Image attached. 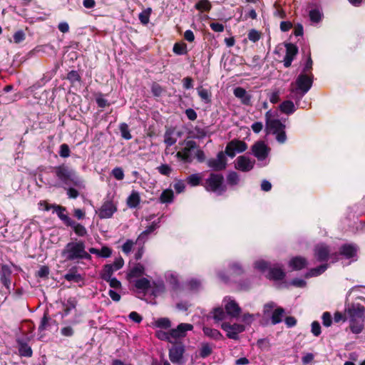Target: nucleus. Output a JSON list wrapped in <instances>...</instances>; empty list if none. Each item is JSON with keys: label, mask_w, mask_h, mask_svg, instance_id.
<instances>
[{"label": "nucleus", "mask_w": 365, "mask_h": 365, "mask_svg": "<svg viewBox=\"0 0 365 365\" xmlns=\"http://www.w3.org/2000/svg\"><path fill=\"white\" fill-rule=\"evenodd\" d=\"M192 329L193 326L191 324L181 323L176 328L170 329L173 341L185 337L186 332L192 330Z\"/></svg>", "instance_id": "nucleus-13"}, {"label": "nucleus", "mask_w": 365, "mask_h": 365, "mask_svg": "<svg viewBox=\"0 0 365 365\" xmlns=\"http://www.w3.org/2000/svg\"><path fill=\"white\" fill-rule=\"evenodd\" d=\"M61 255L69 261L91 259V255L86 251L85 244L82 241L68 243L62 250Z\"/></svg>", "instance_id": "nucleus-2"}, {"label": "nucleus", "mask_w": 365, "mask_h": 365, "mask_svg": "<svg viewBox=\"0 0 365 365\" xmlns=\"http://www.w3.org/2000/svg\"><path fill=\"white\" fill-rule=\"evenodd\" d=\"M224 302L227 314L234 318L238 317L241 312V309L237 302L230 297L225 298Z\"/></svg>", "instance_id": "nucleus-16"}, {"label": "nucleus", "mask_w": 365, "mask_h": 365, "mask_svg": "<svg viewBox=\"0 0 365 365\" xmlns=\"http://www.w3.org/2000/svg\"><path fill=\"white\" fill-rule=\"evenodd\" d=\"M224 178L220 174L211 173L202 185L207 191L222 193L225 188L223 185Z\"/></svg>", "instance_id": "nucleus-6"}, {"label": "nucleus", "mask_w": 365, "mask_h": 365, "mask_svg": "<svg viewBox=\"0 0 365 365\" xmlns=\"http://www.w3.org/2000/svg\"><path fill=\"white\" fill-rule=\"evenodd\" d=\"M213 319L215 322H220L225 318L226 313L222 307H217L212 312Z\"/></svg>", "instance_id": "nucleus-41"}, {"label": "nucleus", "mask_w": 365, "mask_h": 365, "mask_svg": "<svg viewBox=\"0 0 365 365\" xmlns=\"http://www.w3.org/2000/svg\"><path fill=\"white\" fill-rule=\"evenodd\" d=\"M258 347L261 349H268L269 347V342L267 339H259L257 342Z\"/></svg>", "instance_id": "nucleus-63"}, {"label": "nucleus", "mask_w": 365, "mask_h": 365, "mask_svg": "<svg viewBox=\"0 0 365 365\" xmlns=\"http://www.w3.org/2000/svg\"><path fill=\"white\" fill-rule=\"evenodd\" d=\"M252 150L258 160H263L268 156L270 148L264 142L258 141L252 145Z\"/></svg>", "instance_id": "nucleus-11"}, {"label": "nucleus", "mask_w": 365, "mask_h": 365, "mask_svg": "<svg viewBox=\"0 0 365 365\" xmlns=\"http://www.w3.org/2000/svg\"><path fill=\"white\" fill-rule=\"evenodd\" d=\"M349 321V328L353 334H360L364 328L365 308L357 304H352L345 310Z\"/></svg>", "instance_id": "nucleus-1"}, {"label": "nucleus", "mask_w": 365, "mask_h": 365, "mask_svg": "<svg viewBox=\"0 0 365 365\" xmlns=\"http://www.w3.org/2000/svg\"><path fill=\"white\" fill-rule=\"evenodd\" d=\"M112 254V250L108 247H103L99 250L98 256L102 257H109Z\"/></svg>", "instance_id": "nucleus-59"}, {"label": "nucleus", "mask_w": 365, "mask_h": 365, "mask_svg": "<svg viewBox=\"0 0 365 365\" xmlns=\"http://www.w3.org/2000/svg\"><path fill=\"white\" fill-rule=\"evenodd\" d=\"M196 148V143L193 140L185 142V147L176 154L178 158L184 162L192 161V151Z\"/></svg>", "instance_id": "nucleus-10"}, {"label": "nucleus", "mask_w": 365, "mask_h": 365, "mask_svg": "<svg viewBox=\"0 0 365 365\" xmlns=\"http://www.w3.org/2000/svg\"><path fill=\"white\" fill-rule=\"evenodd\" d=\"M10 275L11 270L9 267L6 265L2 266L1 269V282L7 289L9 288L10 285Z\"/></svg>", "instance_id": "nucleus-24"}, {"label": "nucleus", "mask_w": 365, "mask_h": 365, "mask_svg": "<svg viewBox=\"0 0 365 365\" xmlns=\"http://www.w3.org/2000/svg\"><path fill=\"white\" fill-rule=\"evenodd\" d=\"M68 226L71 227L73 229L75 233L78 236L83 237L87 234V231L85 227L76 222L73 220Z\"/></svg>", "instance_id": "nucleus-35"}, {"label": "nucleus", "mask_w": 365, "mask_h": 365, "mask_svg": "<svg viewBox=\"0 0 365 365\" xmlns=\"http://www.w3.org/2000/svg\"><path fill=\"white\" fill-rule=\"evenodd\" d=\"M213 349V346L208 343H202L200 349V356L202 358H206L210 356Z\"/></svg>", "instance_id": "nucleus-33"}, {"label": "nucleus", "mask_w": 365, "mask_h": 365, "mask_svg": "<svg viewBox=\"0 0 365 365\" xmlns=\"http://www.w3.org/2000/svg\"><path fill=\"white\" fill-rule=\"evenodd\" d=\"M198 95L205 102L208 103L210 101V93L205 88H200L197 90Z\"/></svg>", "instance_id": "nucleus-47"}, {"label": "nucleus", "mask_w": 365, "mask_h": 365, "mask_svg": "<svg viewBox=\"0 0 365 365\" xmlns=\"http://www.w3.org/2000/svg\"><path fill=\"white\" fill-rule=\"evenodd\" d=\"M151 91L155 96H160L162 94L163 88L159 84L154 83L152 85Z\"/></svg>", "instance_id": "nucleus-62"}, {"label": "nucleus", "mask_w": 365, "mask_h": 365, "mask_svg": "<svg viewBox=\"0 0 365 365\" xmlns=\"http://www.w3.org/2000/svg\"><path fill=\"white\" fill-rule=\"evenodd\" d=\"M119 128H120V131L121 133V136L124 139L130 140L132 138V135L130 133L128 125L126 123H121L119 126Z\"/></svg>", "instance_id": "nucleus-45"}, {"label": "nucleus", "mask_w": 365, "mask_h": 365, "mask_svg": "<svg viewBox=\"0 0 365 365\" xmlns=\"http://www.w3.org/2000/svg\"><path fill=\"white\" fill-rule=\"evenodd\" d=\"M284 272L280 267L269 268L267 277L274 280L282 279L284 277Z\"/></svg>", "instance_id": "nucleus-25"}, {"label": "nucleus", "mask_w": 365, "mask_h": 365, "mask_svg": "<svg viewBox=\"0 0 365 365\" xmlns=\"http://www.w3.org/2000/svg\"><path fill=\"white\" fill-rule=\"evenodd\" d=\"M53 172L56 178L66 185L72 184L81 187L82 181L76 172L66 165H61L53 168Z\"/></svg>", "instance_id": "nucleus-4"}, {"label": "nucleus", "mask_w": 365, "mask_h": 365, "mask_svg": "<svg viewBox=\"0 0 365 365\" xmlns=\"http://www.w3.org/2000/svg\"><path fill=\"white\" fill-rule=\"evenodd\" d=\"M260 36H261L260 33L255 29H252L251 31H250V32L248 34V38L250 41H251L252 42H256V41H259L260 38Z\"/></svg>", "instance_id": "nucleus-56"}, {"label": "nucleus", "mask_w": 365, "mask_h": 365, "mask_svg": "<svg viewBox=\"0 0 365 365\" xmlns=\"http://www.w3.org/2000/svg\"><path fill=\"white\" fill-rule=\"evenodd\" d=\"M284 313V309H282L281 307L274 309V310L273 311V312L272 314V317H271L272 323L273 324H279V322H281L282 317H283Z\"/></svg>", "instance_id": "nucleus-32"}, {"label": "nucleus", "mask_w": 365, "mask_h": 365, "mask_svg": "<svg viewBox=\"0 0 365 365\" xmlns=\"http://www.w3.org/2000/svg\"><path fill=\"white\" fill-rule=\"evenodd\" d=\"M177 141V138L173 136V131L168 130L165 132L164 136V142L168 146L174 145Z\"/></svg>", "instance_id": "nucleus-38"}, {"label": "nucleus", "mask_w": 365, "mask_h": 365, "mask_svg": "<svg viewBox=\"0 0 365 365\" xmlns=\"http://www.w3.org/2000/svg\"><path fill=\"white\" fill-rule=\"evenodd\" d=\"M332 319L329 312H324L322 315V324L324 327H329L331 325Z\"/></svg>", "instance_id": "nucleus-55"}, {"label": "nucleus", "mask_w": 365, "mask_h": 365, "mask_svg": "<svg viewBox=\"0 0 365 365\" xmlns=\"http://www.w3.org/2000/svg\"><path fill=\"white\" fill-rule=\"evenodd\" d=\"M134 244L135 242L131 240H126L122 246V251L126 255L129 254L131 252Z\"/></svg>", "instance_id": "nucleus-51"}, {"label": "nucleus", "mask_w": 365, "mask_h": 365, "mask_svg": "<svg viewBox=\"0 0 365 365\" xmlns=\"http://www.w3.org/2000/svg\"><path fill=\"white\" fill-rule=\"evenodd\" d=\"M202 330L205 335L211 339L219 340L222 338V334L215 329L204 327Z\"/></svg>", "instance_id": "nucleus-28"}, {"label": "nucleus", "mask_w": 365, "mask_h": 365, "mask_svg": "<svg viewBox=\"0 0 365 365\" xmlns=\"http://www.w3.org/2000/svg\"><path fill=\"white\" fill-rule=\"evenodd\" d=\"M356 247L351 245H345L341 247L340 253L346 258H351L356 254Z\"/></svg>", "instance_id": "nucleus-26"}, {"label": "nucleus", "mask_w": 365, "mask_h": 365, "mask_svg": "<svg viewBox=\"0 0 365 365\" xmlns=\"http://www.w3.org/2000/svg\"><path fill=\"white\" fill-rule=\"evenodd\" d=\"M156 228V225H150V227H148L144 232H143L138 237L137 240H136V242H144L146 239H147V236L151 233L153 231H154Z\"/></svg>", "instance_id": "nucleus-43"}, {"label": "nucleus", "mask_w": 365, "mask_h": 365, "mask_svg": "<svg viewBox=\"0 0 365 365\" xmlns=\"http://www.w3.org/2000/svg\"><path fill=\"white\" fill-rule=\"evenodd\" d=\"M281 111L286 114H291L295 111V106L293 102L285 101L279 106Z\"/></svg>", "instance_id": "nucleus-30"}, {"label": "nucleus", "mask_w": 365, "mask_h": 365, "mask_svg": "<svg viewBox=\"0 0 365 365\" xmlns=\"http://www.w3.org/2000/svg\"><path fill=\"white\" fill-rule=\"evenodd\" d=\"M195 7L200 11H208L211 9V4L208 0H200L195 4Z\"/></svg>", "instance_id": "nucleus-39"}, {"label": "nucleus", "mask_w": 365, "mask_h": 365, "mask_svg": "<svg viewBox=\"0 0 365 365\" xmlns=\"http://www.w3.org/2000/svg\"><path fill=\"white\" fill-rule=\"evenodd\" d=\"M145 274V267L140 263L135 264L128 271L127 279L130 282L140 278Z\"/></svg>", "instance_id": "nucleus-17"}, {"label": "nucleus", "mask_w": 365, "mask_h": 365, "mask_svg": "<svg viewBox=\"0 0 365 365\" xmlns=\"http://www.w3.org/2000/svg\"><path fill=\"white\" fill-rule=\"evenodd\" d=\"M327 265H321L317 268L311 269L307 274V277H315L321 274L327 269Z\"/></svg>", "instance_id": "nucleus-46"}, {"label": "nucleus", "mask_w": 365, "mask_h": 365, "mask_svg": "<svg viewBox=\"0 0 365 365\" xmlns=\"http://www.w3.org/2000/svg\"><path fill=\"white\" fill-rule=\"evenodd\" d=\"M221 328L227 332V337L233 339H236L238 334L245 330V327L240 324L222 323Z\"/></svg>", "instance_id": "nucleus-12"}, {"label": "nucleus", "mask_w": 365, "mask_h": 365, "mask_svg": "<svg viewBox=\"0 0 365 365\" xmlns=\"http://www.w3.org/2000/svg\"><path fill=\"white\" fill-rule=\"evenodd\" d=\"M247 149V145L244 141L234 139L227 144L225 153L230 158H234L237 153H242Z\"/></svg>", "instance_id": "nucleus-8"}, {"label": "nucleus", "mask_w": 365, "mask_h": 365, "mask_svg": "<svg viewBox=\"0 0 365 365\" xmlns=\"http://www.w3.org/2000/svg\"><path fill=\"white\" fill-rule=\"evenodd\" d=\"M106 282H108L110 287H112L113 289H118L121 288V283L116 278H114V277L110 278V279L106 280Z\"/></svg>", "instance_id": "nucleus-61"}, {"label": "nucleus", "mask_w": 365, "mask_h": 365, "mask_svg": "<svg viewBox=\"0 0 365 365\" xmlns=\"http://www.w3.org/2000/svg\"><path fill=\"white\" fill-rule=\"evenodd\" d=\"M254 165L255 160L245 155H241L236 159L235 167L242 172H248L253 168Z\"/></svg>", "instance_id": "nucleus-14"}, {"label": "nucleus", "mask_w": 365, "mask_h": 365, "mask_svg": "<svg viewBox=\"0 0 365 365\" xmlns=\"http://www.w3.org/2000/svg\"><path fill=\"white\" fill-rule=\"evenodd\" d=\"M151 12L152 9L150 8H148L139 14V19L143 24L146 25L148 24Z\"/></svg>", "instance_id": "nucleus-44"}, {"label": "nucleus", "mask_w": 365, "mask_h": 365, "mask_svg": "<svg viewBox=\"0 0 365 365\" xmlns=\"http://www.w3.org/2000/svg\"><path fill=\"white\" fill-rule=\"evenodd\" d=\"M187 46L185 43H175L173 46V51L179 55H182L186 53Z\"/></svg>", "instance_id": "nucleus-48"}, {"label": "nucleus", "mask_w": 365, "mask_h": 365, "mask_svg": "<svg viewBox=\"0 0 365 365\" xmlns=\"http://www.w3.org/2000/svg\"><path fill=\"white\" fill-rule=\"evenodd\" d=\"M19 354L22 356L30 357L32 356L31 348L26 344L21 343L19 349Z\"/></svg>", "instance_id": "nucleus-42"}, {"label": "nucleus", "mask_w": 365, "mask_h": 365, "mask_svg": "<svg viewBox=\"0 0 365 365\" xmlns=\"http://www.w3.org/2000/svg\"><path fill=\"white\" fill-rule=\"evenodd\" d=\"M286 55L284 58V66L286 68H289L292 62L298 52V49L296 46L292 43H286Z\"/></svg>", "instance_id": "nucleus-18"}, {"label": "nucleus", "mask_w": 365, "mask_h": 365, "mask_svg": "<svg viewBox=\"0 0 365 365\" xmlns=\"http://www.w3.org/2000/svg\"><path fill=\"white\" fill-rule=\"evenodd\" d=\"M275 307H276V304L272 302L265 304L264 306V308H263L264 315L269 316L271 313L273 312L274 309Z\"/></svg>", "instance_id": "nucleus-50"}, {"label": "nucleus", "mask_w": 365, "mask_h": 365, "mask_svg": "<svg viewBox=\"0 0 365 365\" xmlns=\"http://www.w3.org/2000/svg\"><path fill=\"white\" fill-rule=\"evenodd\" d=\"M227 182L232 185H236L239 182V176L235 172H231L227 175Z\"/></svg>", "instance_id": "nucleus-52"}, {"label": "nucleus", "mask_w": 365, "mask_h": 365, "mask_svg": "<svg viewBox=\"0 0 365 365\" xmlns=\"http://www.w3.org/2000/svg\"><path fill=\"white\" fill-rule=\"evenodd\" d=\"M117 210V204L111 200H107L104 201L101 207L96 210V213L101 219H108L112 217Z\"/></svg>", "instance_id": "nucleus-7"}, {"label": "nucleus", "mask_w": 365, "mask_h": 365, "mask_svg": "<svg viewBox=\"0 0 365 365\" xmlns=\"http://www.w3.org/2000/svg\"><path fill=\"white\" fill-rule=\"evenodd\" d=\"M59 155L62 158H68L70 155V149L67 144H62L60 146Z\"/></svg>", "instance_id": "nucleus-57"}, {"label": "nucleus", "mask_w": 365, "mask_h": 365, "mask_svg": "<svg viewBox=\"0 0 365 365\" xmlns=\"http://www.w3.org/2000/svg\"><path fill=\"white\" fill-rule=\"evenodd\" d=\"M56 211H57V214H58V217L61 220H63V222L66 225L68 226L71 223L73 220H71L67 215H66L64 213V212L66 211V209L64 207H61V206H58Z\"/></svg>", "instance_id": "nucleus-37"}, {"label": "nucleus", "mask_w": 365, "mask_h": 365, "mask_svg": "<svg viewBox=\"0 0 365 365\" xmlns=\"http://www.w3.org/2000/svg\"><path fill=\"white\" fill-rule=\"evenodd\" d=\"M113 176L118 180H122L124 178L123 170L120 167H116L112 170Z\"/></svg>", "instance_id": "nucleus-49"}, {"label": "nucleus", "mask_w": 365, "mask_h": 365, "mask_svg": "<svg viewBox=\"0 0 365 365\" xmlns=\"http://www.w3.org/2000/svg\"><path fill=\"white\" fill-rule=\"evenodd\" d=\"M312 333L315 336H318L321 334V327L318 322L315 321L312 323Z\"/></svg>", "instance_id": "nucleus-60"}, {"label": "nucleus", "mask_w": 365, "mask_h": 365, "mask_svg": "<svg viewBox=\"0 0 365 365\" xmlns=\"http://www.w3.org/2000/svg\"><path fill=\"white\" fill-rule=\"evenodd\" d=\"M64 278L68 282H80L83 280L82 276L78 273L76 267H72L69 269L67 274H65Z\"/></svg>", "instance_id": "nucleus-23"}, {"label": "nucleus", "mask_w": 365, "mask_h": 365, "mask_svg": "<svg viewBox=\"0 0 365 365\" xmlns=\"http://www.w3.org/2000/svg\"><path fill=\"white\" fill-rule=\"evenodd\" d=\"M184 352L185 347L182 344H175L169 350L170 360L174 364L181 363Z\"/></svg>", "instance_id": "nucleus-15"}, {"label": "nucleus", "mask_w": 365, "mask_h": 365, "mask_svg": "<svg viewBox=\"0 0 365 365\" xmlns=\"http://www.w3.org/2000/svg\"><path fill=\"white\" fill-rule=\"evenodd\" d=\"M313 76L302 73L297 78L295 83L291 84V92L294 95L303 96L311 88L313 82Z\"/></svg>", "instance_id": "nucleus-5"}, {"label": "nucleus", "mask_w": 365, "mask_h": 365, "mask_svg": "<svg viewBox=\"0 0 365 365\" xmlns=\"http://www.w3.org/2000/svg\"><path fill=\"white\" fill-rule=\"evenodd\" d=\"M152 327L154 328H161L166 329L171 327V322L168 318H159L152 323Z\"/></svg>", "instance_id": "nucleus-27"}, {"label": "nucleus", "mask_w": 365, "mask_h": 365, "mask_svg": "<svg viewBox=\"0 0 365 365\" xmlns=\"http://www.w3.org/2000/svg\"><path fill=\"white\" fill-rule=\"evenodd\" d=\"M173 199V192L172 190L167 189L165 190L160 197V201L162 203H168L171 202Z\"/></svg>", "instance_id": "nucleus-36"}, {"label": "nucleus", "mask_w": 365, "mask_h": 365, "mask_svg": "<svg viewBox=\"0 0 365 365\" xmlns=\"http://www.w3.org/2000/svg\"><path fill=\"white\" fill-rule=\"evenodd\" d=\"M113 269L117 271L123 267L124 264V260L121 257L115 259L113 264H110Z\"/></svg>", "instance_id": "nucleus-58"}, {"label": "nucleus", "mask_w": 365, "mask_h": 365, "mask_svg": "<svg viewBox=\"0 0 365 365\" xmlns=\"http://www.w3.org/2000/svg\"><path fill=\"white\" fill-rule=\"evenodd\" d=\"M234 95L241 101V103L246 106L251 104V96L242 87H237L234 89Z\"/></svg>", "instance_id": "nucleus-21"}, {"label": "nucleus", "mask_w": 365, "mask_h": 365, "mask_svg": "<svg viewBox=\"0 0 365 365\" xmlns=\"http://www.w3.org/2000/svg\"><path fill=\"white\" fill-rule=\"evenodd\" d=\"M310 19L314 22H318L322 18L321 12L317 9H313L309 12Z\"/></svg>", "instance_id": "nucleus-53"}, {"label": "nucleus", "mask_w": 365, "mask_h": 365, "mask_svg": "<svg viewBox=\"0 0 365 365\" xmlns=\"http://www.w3.org/2000/svg\"><path fill=\"white\" fill-rule=\"evenodd\" d=\"M155 336L160 340L168 341L173 343L170 330L169 331H164L162 330L156 331Z\"/></svg>", "instance_id": "nucleus-40"}, {"label": "nucleus", "mask_w": 365, "mask_h": 365, "mask_svg": "<svg viewBox=\"0 0 365 365\" xmlns=\"http://www.w3.org/2000/svg\"><path fill=\"white\" fill-rule=\"evenodd\" d=\"M289 265L293 270H300L307 265V262L302 257H296L289 261Z\"/></svg>", "instance_id": "nucleus-22"}, {"label": "nucleus", "mask_w": 365, "mask_h": 365, "mask_svg": "<svg viewBox=\"0 0 365 365\" xmlns=\"http://www.w3.org/2000/svg\"><path fill=\"white\" fill-rule=\"evenodd\" d=\"M115 271L111 264H106L101 274V278L105 281L113 278L112 275Z\"/></svg>", "instance_id": "nucleus-34"}, {"label": "nucleus", "mask_w": 365, "mask_h": 365, "mask_svg": "<svg viewBox=\"0 0 365 365\" xmlns=\"http://www.w3.org/2000/svg\"><path fill=\"white\" fill-rule=\"evenodd\" d=\"M140 202L138 192L133 191L127 199V205L130 208L136 207Z\"/></svg>", "instance_id": "nucleus-29"}, {"label": "nucleus", "mask_w": 365, "mask_h": 365, "mask_svg": "<svg viewBox=\"0 0 365 365\" xmlns=\"http://www.w3.org/2000/svg\"><path fill=\"white\" fill-rule=\"evenodd\" d=\"M329 248L324 245H318L314 250V255L319 261H326L329 256Z\"/></svg>", "instance_id": "nucleus-20"}, {"label": "nucleus", "mask_w": 365, "mask_h": 365, "mask_svg": "<svg viewBox=\"0 0 365 365\" xmlns=\"http://www.w3.org/2000/svg\"><path fill=\"white\" fill-rule=\"evenodd\" d=\"M132 283L134 284L135 289L139 292H143V294L147 293L149 289L151 288V282L145 277H140L134 280Z\"/></svg>", "instance_id": "nucleus-19"}, {"label": "nucleus", "mask_w": 365, "mask_h": 365, "mask_svg": "<svg viewBox=\"0 0 365 365\" xmlns=\"http://www.w3.org/2000/svg\"><path fill=\"white\" fill-rule=\"evenodd\" d=\"M202 178V173L192 174L187 178L186 181L191 186H197L201 183Z\"/></svg>", "instance_id": "nucleus-31"}, {"label": "nucleus", "mask_w": 365, "mask_h": 365, "mask_svg": "<svg viewBox=\"0 0 365 365\" xmlns=\"http://www.w3.org/2000/svg\"><path fill=\"white\" fill-rule=\"evenodd\" d=\"M25 38V34L22 31H19L14 34V41L19 43L23 41Z\"/></svg>", "instance_id": "nucleus-64"}, {"label": "nucleus", "mask_w": 365, "mask_h": 365, "mask_svg": "<svg viewBox=\"0 0 365 365\" xmlns=\"http://www.w3.org/2000/svg\"><path fill=\"white\" fill-rule=\"evenodd\" d=\"M157 169L160 174L166 176H169L172 172L171 167L165 164L161 165L160 166L158 167Z\"/></svg>", "instance_id": "nucleus-54"}, {"label": "nucleus", "mask_w": 365, "mask_h": 365, "mask_svg": "<svg viewBox=\"0 0 365 365\" xmlns=\"http://www.w3.org/2000/svg\"><path fill=\"white\" fill-rule=\"evenodd\" d=\"M226 155L225 151L219 152L216 158H210L207 160V166L215 171L225 170L227 167Z\"/></svg>", "instance_id": "nucleus-9"}, {"label": "nucleus", "mask_w": 365, "mask_h": 365, "mask_svg": "<svg viewBox=\"0 0 365 365\" xmlns=\"http://www.w3.org/2000/svg\"><path fill=\"white\" fill-rule=\"evenodd\" d=\"M265 130L267 133L276 135L277 140L280 143H284L287 140L284 132L285 125L282 124L279 119L274 118L270 110L265 113Z\"/></svg>", "instance_id": "nucleus-3"}]
</instances>
